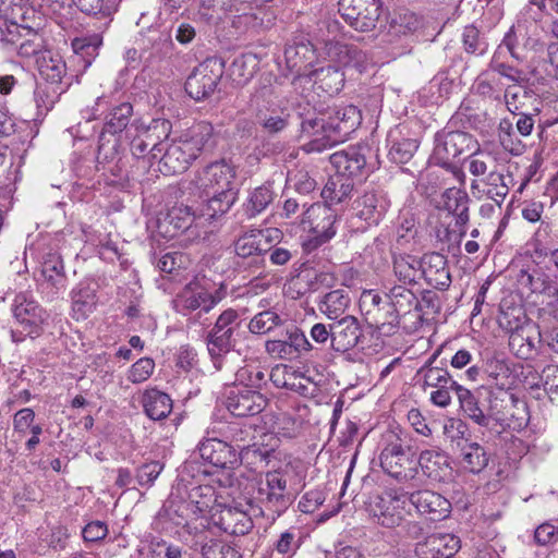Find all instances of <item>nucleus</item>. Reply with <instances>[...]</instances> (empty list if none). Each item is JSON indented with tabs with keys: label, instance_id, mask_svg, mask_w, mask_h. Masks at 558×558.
<instances>
[{
	"label": "nucleus",
	"instance_id": "72a5a7b5",
	"mask_svg": "<svg viewBox=\"0 0 558 558\" xmlns=\"http://www.w3.org/2000/svg\"><path fill=\"white\" fill-rule=\"evenodd\" d=\"M40 76L51 85H59L66 73L65 62L49 51L41 53L36 60Z\"/></svg>",
	"mask_w": 558,
	"mask_h": 558
},
{
	"label": "nucleus",
	"instance_id": "680f3d73",
	"mask_svg": "<svg viewBox=\"0 0 558 558\" xmlns=\"http://www.w3.org/2000/svg\"><path fill=\"white\" fill-rule=\"evenodd\" d=\"M513 123L509 119H502L498 125V137L501 145L513 155H520L522 146L513 142Z\"/></svg>",
	"mask_w": 558,
	"mask_h": 558
},
{
	"label": "nucleus",
	"instance_id": "5701e85b",
	"mask_svg": "<svg viewBox=\"0 0 558 558\" xmlns=\"http://www.w3.org/2000/svg\"><path fill=\"white\" fill-rule=\"evenodd\" d=\"M181 302L184 310L191 312L196 311L194 319L199 320L202 325L207 320L202 319L203 315L214 308L217 303L211 294L199 288L197 284H189L185 288L181 295Z\"/></svg>",
	"mask_w": 558,
	"mask_h": 558
},
{
	"label": "nucleus",
	"instance_id": "774afa93",
	"mask_svg": "<svg viewBox=\"0 0 558 558\" xmlns=\"http://www.w3.org/2000/svg\"><path fill=\"white\" fill-rule=\"evenodd\" d=\"M328 56L337 62L347 65L356 57L357 50L340 43L327 44Z\"/></svg>",
	"mask_w": 558,
	"mask_h": 558
},
{
	"label": "nucleus",
	"instance_id": "09e8293b",
	"mask_svg": "<svg viewBox=\"0 0 558 558\" xmlns=\"http://www.w3.org/2000/svg\"><path fill=\"white\" fill-rule=\"evenodd\" d=\"M41 275L57 290L65 287L63 262L58 255H49L43 263Z\"/></svg>",
	"mask_w": 558,
	"mask_h": 558
},
{
	"label": "nucleus",
	"instance_id": "393cba45",
	"mask_svg": "<svg viewBox=\"0 0 558 558\" xmlns=\"http://www.w3.org/2000/svg\"><path fill=\"white\" fill-rule=\"evenodd\" d=\"M330 163L336 169V174L353 179L359 175L366 165L365 156L357 147L336 151L330 156Z\"/></svg>",
	"mask_w": 558,
	"mask_h": 558
},
{
	"label": "nucleus",
	"instance_id": "0e129e2a",
	"mask_svg": "<svg viewBox=\"0 0 558 558\" xmlns=\"http://www.w3.org/2000/svg\"><path fill=\"white\" fill-rule=\"evenodd\" d=\"M102 44V37L99 34H93L89 36H84L80 38H75L72 41V47L75 53H80L82 56H94L97 49Z\"/></svg>",
	"mask_w": 558,
	"mask_h": 558
},
{
	"label": "nucleus",
	"instance_id": "a211bd4d",
	"mask_svg": "<svg viewBox=\"0 0 558 558\" xmlns=\"http://www.w3.org/2000/svg\"><path fill=\"white\" fill-rule=\"evenodd\" d=\"M422 278L438 290H447L451 283V276L447 258L440 253L425 254L422 258Z\"/></svg>",
	"mask_w": 558,
	"mask_h": 558
},
{
	"label": "nucleus",
	"instance_id": "49530a36",
	"mask_svg": "<svg viewBox=\"0 0 558 558\" xmlns=\"http://www.w3.org/2000/svg\"><path fill=\"white\" fill-rule=\"evenodd\" d=\"M283 324L281 316L272 311L266 310L254 315L247 328L254 335H266Z\"/></svg>",
	"mask_w": 558,
	"mask_h": 558
},
{
	"label": "nucleus",
	"instance_id": "473e14b6",
	"mask_svg": "<svg viewBox=\"0 0 558 558\" xmlns=\"http://www.w3.org/2000/svg\"><path fill=\"white\" fill-rule=\"evenodd\" d=\"M438 353H434L428 361L422 366L417 376L423 380L424 388H452L456 386V380L449 374L447 368L433 365L437 359Z\"/></svg>",
	"mask_w": 558,
	"mask_h": 558
},
{
	"label": "nucleus",
	"instance_id": "ea45409f",
	"mask_svg": "<svg viewBox=\"0 0 558 558\" xmlns=\"http://www.w3.org/2000/svg\"><path fill=\"white\" fill-rule=\"evenodd\" d=\"M519 281L521 284L529 287L532 292L545 293L549 296L556 298L558 301V289L544 272L538 270H534L533 272L522 270Z\"/></svg>",
	"mask_w": 558,
	"mask_h": 558
},
{
	"label": "nucleus",
	"instance_id": "dca6fc26",
	"mask_svg": "<svg viewBox=\"0 0 558 558\" xmlns=\"http://www.w3.org/2000/svg\"><path fill=\"white\" fill-rule=\"evenodd\" d=\"M409 501L420 514L427 517L432 521L444 520L451 512L450 501L440 494L429 489L410 494Z\"/></svg>",
	"mask_w": 558,
	"mask_h": 558
},
{
	"label": "nucleus",
	"instance_id": "2f4dec72",
	"mask_svg": "<svg viewBox=\"0 0 558 558\" xmlns=\"http://www.w3.org/2000/svg\"><path fill=\"white\" fill-rule=\"evenodd\" d=\"M234 171L230 165L225 161L214 162L205 170L204 190L233 191L232 183Z\"/></svg>",
	"mask_w": 558,
	"mask_h": 558
},
{
	"label": "nucleus",
	"instance_id": "423d86ee",
	"mask_svg": "<svg viewBox=\"0 0 558 558\" xmlns=\"http://www.w3.org/2000/svg\"><path fill=\"white\" fill-rule=\"evenodd\" d=\"M12 312L16 325L12 330L14 341H22L25 337H38L49 318L48 313L36 301L23 293L15 296Z\"/></svg>",
	"mask_w": 558,
	"mask_h": 558
},
{
	"label": "nucleus",
	"instance_id": "a18cd8bd",
	"mask_svg": "<svg viewBox=\"0 0 558 558\" xmlns=\"http://www.w3.org/2000/svg\"><path fill=\"white\" fill-rule=\"evenodd\" d=\"M389 304L400 314L407 315L417 306V298L404 286H395L387 294Z\"/></svg>",
	"mask_w": 558,
	"mask_h": 558
},
{
	"label": "nucleus",
	"instance_id": "69168bd1",
	"mask_svg": "<svg viewBox=\"0 0 558 558\" xmlns=\"http://www.w3.org/2000/svg\"><path fill=\"white\" fill-rule=\"evenodd\" d=\"M541 379L551 402L558 403V365L546 366L542 372Z\"/></svg>",
	"mask_w": 558,
	"mask_h": 558
},
{
	"label": "nucleus",
	"instance_id": "6e6d98bb",
	"mask_svg": "<svg viewBox=\"0 0 558 558\" xmlns=\"http://www.w3.org/2000/svg\"><path fill=\"white\" fill-rule=\"evenodd\" d=\"M226 438L229 440L228 445L233 447L234 453L243 452L248 450L251 446V428L242 427L239 424H230L226 430Z\"/></svg>",
	"mask_w": 558,
	"mask_h": 558
},
{
	"label": "nucleus",
	"instance_id": "c756f323",
	"mask_svg": "<svg viewBox=\"0 0 558 558\" xmlns=\"http://www.w3.org/2000/svg\"><path fill=\"white\" fill-rule=\"evenodd\" d=\"M389 157L393 162L405 163L408 162L416 151L418 144L414 138L405 137L403 129L396 128L388 134Z\"/></svg>",
	"mask_w": 558,
	"mask_h": 558
},
{
	"label": "nucleus",
	"instance_id": "4d7b16f0",
	"mask_svg": "<svg viewBox=\"0 0 558 558\" xmlns=\"http://www.w3.org/2000/svg\"><path fill=\"white\" fill-rule=\"evenodd\" d=\"M306 276L307 287L311 288L312 292H316L322 289L332 288L337 282V277L329 270H304Z\"/></svg>",
	"mask_w": 558,
	"mask_h": 558
},
{
	"label": "nucleus",
	"instance_id": "9b49d317",
	"mask_svg": "<svg viewBox=\"0 0 558 558\" xmlns=\"http://www.w3.org/2000/svg\"><path fill=\"white\" fill-rule=\"evenodd\" d=\"M475 145L474 137L466 132H444L436 136L433 157L438 165L449 168L456 158L471 150Z\"/></svg>",
	"mask_w": 558,
	"mask_h": 558
},
{
	"label": "nucleus",
	"instance_id": "3c124183",
	"mask_svg": "<svg viewBox=\"0 0 558 558\" xmlns=\"http://www.w3.org/2000/svg\"><path fill=\"white\" fill-rule=\"evenodd\" d=\"M82 13L94 16L110 17L117 10L112 0H71Z\"/></svg>",
	"mask_w": 558,
	"mask_h": 558
},
{
	"label": "nucleus",
	"instance_id": "7c9ffc66",
	"mask_svg": "<svg viewBox=\"0 0 558 558\" xmlns=\"http://www.w3.org/2000/svg\"><path fill=\"white\" fill-rule=\"evenodd\" d=\"M354 189L353 179L341 175H331L322 191V197L329 207L341 204L351 197Z\"/></svg>",
	"mask_w": 558,
	"mask_h": 558
},
{
	"label": "nucleus",
	"instance_id": "1a4fd4ad",
	"mask_svg": "<svg viewBox=\"0 0 558 558\" xmlns=\"http://www.w3.org/2000/svg\"><path fill=\"white\" fill-rule=\"evenodd\" d=\"M223 76V62L219 59H207L187 76L185 92L194 100L209 97Z\"/></svg>",
	"mask_w": 558,
	"mask_h": 558
},
{
	"label": "nucleus",
	"instance_id": "13d9d810",
	"mask_svg": "<svg viewBox=\"0 0 558 558\" xmlns=\"http://www.w3.org/2000/svg\"><path fill=\"white\" fill-rule=\"evenodd\" d=\"M203 558H242L241 554L229 544L210 541L202 546Z\"/></svg>",
	"mask_w": 558,
	"mask_h": 558
},
{
	"label": "nucleus",
	"instance_id": "0eeeda50",
	"mask_svg": "<svg viewBox=\"0 0 558 558\" xmlns=\"http://www.w3.org/2000/svg\"><path fill=\"white\" fill-rule=\"evenodd\" d=\"M313 349L305 333L294 325L286 326L278 338L267 340L265 343L268 354L288 361L306 356Z\"/></svg>",
	"mask_w": 558,
	"mask_h": 558
},
{
	"label": "nucleus",
	"instance_id": "a19ab883",
	"mask_svg": "<svg viewBox=\"0 0 558 558\" xmlns=\"http://www.w3.org/2000/svg\"><path fill=\"white\" fill-rule=\"evenodd\" d=\"M506 409L507 415L497 417L496 420L505 421L507 425L513 429H522L527 425L530 415L527 407L523 401L510 395Z\"/></svg>",
	"mask_w": 558,
	"mask_h": 558
},
{
	"label": "nucleus",
	"instance_id": "c85d7f7f",
	"mask_svg": "<svg viewBox=\"0 0 558 558\" xmlns=\"http://www.w3.org/2000/svg\"><path fill=\"white\" fill-rule=\"evenodd\" d=\"M416 462L417 468L421 466L423 473L433 481H444L450 470L447 456L434 449L422 451Z\"/></svg>",
	"mask_w": 558,
	"mask_h": 558
},
{
	"label": "nucleus",
	"instance_id": "603ef678",
	"mask_svg": "<svg viewBox=\"0 0 558 558\" xmlns=\"http://www.w3.org/2000/svg\"><path fill=\"white\" fill-rule=\"evenodd\" d=\"M464 50L474 56H483L488 49V43L474 25H468L462 33Z\"/></svg>",
	"mask_w": 558,
	"mask_h": 558
},
{
	"label": "nucleus",
	"instance_id": "37998d69",
	"mask_svg": "<svg viewBox=\"0 0 558 558\" xmlns=\"http://www.w3.org/2000/svg\"><path fill=\"white\" fill-rule=\"evenodd\" d=\"M462 464L472 473H480L488 463L485 449L477 442H466L461 449Z\"/></svg>",
	"mask_w": 558,
	"mask_h": 558
},
{
	"label": "nucleus",
	"instance_id": "f257e3e1",
	"mask_svg": "<svg viewBox=\"0 0 558 558\" xmlns=\"http://www.w3.org/2000/svg\"><path fill=\"white\" fill-rule=\"evenodd\" d=\"M177 194V244L187 247L208 231L205 223L227 213L235 201L234 191L202 190L193 181H182Z\"/></svg>",
	"mask_w": 558,
	"mask_h": 558
},
{
	"label": "nucleus",
	"instance_id": "e2e57ef3",
	"mask_svg": "<svg viewBox=\"0 0 558 558\" xmlns=\"http://www.w3.org/2000/svg\"><path fill=\"white\" fill-rule=\"evenodd\" d=\"M274 428L277 434L291 439L300 433L301 423L292 415L282 413L277 417Z\"/></svg>",
	"mask_w": 558,
	"mask_h": 558
},
{
	"label": "nucleus",
	"instance_id": "cd10ccee",
	"mask_svg": "<svg viewBox=\"0 0 558 558\" xmlns=\"http://www.w3.org/2000/svg\"><path fill=\"white\" fill-rule=\"evenodd\" d=\"M312 83L316 88L328 95L338 94L344 85V74L338 68L328 65L325 68L316 69L308 73Z\"/></svg>",
	"mask_w": 558,
	"mask_h": 558
},
{
	"label": "nucleus",
	"instance_id": "6e6552de",
	"mask_svg": "<svg viewBox=\"0 0 558 558\" xmlns=\"http://www.w3.org/2000/svg\"><path fill=\"white\" fill-rule=\"evenodd\" d=\"M381 0H339L338 12L357 32L373 31L380 17Z\"/></svg>",
	"mask_w": 558,
	"mask_h": 558
},
{
	"label": "nucleus",
	"instance_id": "aec40b11",
	"mask_svg": "<svg viewBox=\"0 0 558 558\" xmlns=\"http://www.w3.org/2000/svg\"><path fill=\"white\" fill-rule=\"evenodd\" d=\"M278 238V229L251 230L242 234L234 244V250L240 257H251L267 253L269 241Z\"/></svg>",
	"mask_w": 558,
	"mask_h": 558
},
{
	"label": "nucleus",
	"instance_id": "6ab92c4d",
	"mask_svg": "<svg viewBox=\"0 0 558 558\" xmlns=\"http://www.w3.org/2000/svg\"><path fill=\"white\" fill-rule=\"evenodd\" d=\"M315 59V50L311 43H294L284 50V60L287 66L296 74L295 81H311L307 66Z\"/></svg>",
	"mask_w": 558,
	"mask_h": 558
},
{
	"label": "nucleus",
	"instance_id": "4c0bfd02",
	"mask_svg": "<svg viewBox=\"0 0 558 558\" xmlns=\"http://www.w3.org/2000/svg\"><path fill=\"white\" fill-rule=\"evenodd\" d=\"M350 302V296L344 290H332L323 296L318 303V308L329 319L337 320L345 313Z\"/></svg>",
	"mask_w": 558,
	"mask_h": 558
},
{
	"label": "nucleus",
	"instance_id": "338daca9",
	"mask_svg": "<svg viewBox=\"0 0 558 558\" xmlns=\"http://www.w3.org/2000/svg\"><path fill=\"white\" fill-rule=\"evenodd\" d=\"M495 159L487 153H474L469 158V171L475 177L484 175L490 171Z\"/></svg>",
	"mask_w": 558,
	"mask_h": 558
},
{
	"label": "nucleus",
	"instance_id": "f8f14e48",
	"mask_svg": "<svg viewBox=\"0 0 558 558\" xmlns=\"http://www.w3.org/2000/svg\"><path fill=\"white\" fill-rule=\"evenodd\" d=\"M177 497L181 499L179 510L183 513L213 514L216 504L214 488L208 485H195L189 488L186 485H177Z\"/></svg>",
	"mask_w": 558,
	"mask_h": 558
},
{
	"label": "nucleus",
	"instance_id": "de8ad7c7",
	"mask_svg": "<svg viewBox=\"0 0 558 558\" xmlns=\"http://www.w3.org/2000/svg\"><path fill=\"white\" fill-rule=\"evenodd\" d=\"M400 314L386 303L379 311H376L369 320L381 333L390 335L396 331L400 323Z\"/></svg>",
	"mask_w": 558,
	"mask_h": 558
},
{
	"label": "nucleus",
	"instance_id": "20e7f679",
	"mask_svg": "<svg viewBox=\"0 0 558 558\" xmlns=\"http://www.w3.org/2000/svg\"><path fill=\"white\" fill-rule=\"evenodd\" d=\"M383 470L399 482H408L417 474L414 451L395 432L384 435V447L379 456Z\"/></svg>",
	"mask_w": 558,
	"mask_h": 558
},
{
	"label": "nucleus",
	"instance_id": "bf43d9fd",
	"mask_svg": "<svg viewBox=\"0 0 558 558\" xmlns=\"http://www.w3.org/2000/svg\"><path fill=\"white\" fill-rule=\"evenodd\" d=\"M26 32L24 38L19 45H17V53L21 57L24 58H31L33 56H37L39 52H41V49L44 47V40L43 37L36 33L31 31L29 28H24Z\"/></svg>",
	"mask_w": 558,
	"mask_h": 558
},
{
	"label": "nucleus",
	"instance_id": "2eb2a0df",
	"mask_svg": "<svg viewBox=\"0 0 558 558\" xmlns=\"http://www.w3.org/2000/svg\"><path fill=\"white\" fill-rule=\"evenodd\" d=\"M210 519L216 526L230 535H245L253 527L251 517L239 507L217 505Z\"/></svg>",
	"mask_w": 558,
	"mask_h": 558
},
{
	"label": "nucleus",
	"instance_id": "f704fd0d",
	"mask_svg": "<svg viewBox=\"0 0 558 558\" xmlns=\"http://www.w3.org/2000/svg\"><path fill=\"white\" fill-rule=\"evenodd\" d=\"M214 128L209 122L201 121L190 128L181 130L179 138L181 142L192 144V156H198L207 146L213 136Z\"/></svg>",
	"mask_w": 558,
	"mask_h": 558
},
{
	"label": "nucleus",
	"instance_id": "f3484780",
	"mask_svg": "<svg viewBox=\"0 0 558 558\" xmlns=\"http://www.w3.org/2000/svg\"><path fill=\"white\" fill-rule=\"evenodd\" d=\"M332 349L337 352H347L353 349L362 337L361 325L356 317L345 315L332 324Z\"/></svg>",
	"mask_w": 558,
	"mask_h": 558
},
{
	"label": "nucleus",
	"instance_id": "58836bf2",
	"mask_svg": "<svg viewBox=\"0 0 558 558\" xmlns=\"http://www.w3.org/2000/svg\"><path fill=\"white\" fill-rule=\"evenodd\" d=\"M258 59L253 53L235 58L231 64V76L238 85H244L253 78L258 69Z\"/></svg>",
	"mask_w": 558,
	"mask_h": 558
},
{
	"label": "nucleus",
	"instance_id": "39448f33",
	"mask_svg": "<svg viewBox=\"0 0 558 558\" xmlns=\"http://www.w3.org/2000/svg\"><path fill=\"white\" fill-rule=\"evenodd\" d=\"M260 514L275 521L293 502V495L289 492L286 476L278 472H267L259 482L255 497Z\"/></svg>",
	"mask_w": 558,
	"mask_h": 558
},
{
	"label": "nucleus",
	"instance_id": "4468645a",
	"mask_svg": "<svg viewBox=\"0 0 558 558\" xmlns=\"http://www.w3.org/2000/svg\"><path fill=\"white\" fill-rule=\"evenodd\" d=\"M336 218L335 210L327 204L315 203L304 213L302 223L308 226L319 243H325L336 234Z\"/></svg>",
	"mask_w": 558,
	"mask_h": 558
},
{
	"label": "nucleus",
	"instance_id": "b1692460",
	"mask_svg": "<svg viewBox=\"0 0 558 558\" xmlns=\"http://www.w3.org/2000/svg\"><path fill=\"white\" fill-rule=\"evenodd\" d=\"M542 335L536 326L526 324L509 336V348L520 359L527 360L536 351V344L541 342Z\"/></svg>",
	"mask_w": 558,
	"mask_h": 558
},
{
	"label": "nucleus",
	"instance_id": "c9c22d12",
	"mask_svg": "<svg viewBox=\"0 0 558 558\" xmlns=\"http://www.w3.org/2000/svg\"><path fill=\"white\" fill-rule=\"evenodd\" d=\"M143 407L151 420H161L172 411V400L169 395L156 389L147 390L143 396Z\"/></svg>",
	"mask_w": 558,
	"mask_h": 558
},
{
	"label": "nucleus",
	"instance_id": "f03ea898",
	"mask_svg": "<svg viewBox=\"0 0 558 558\" xmlns=\"http://www.w3.org/2000/svg\"><path fill=\"white\" fill-rule=\"evenodd\" d=\"M360 110L353 106L335 108L327 116L322 114L302 122V132L312 137L310 150H324L343 142L361 124Z\"/></svg>",
	"mask_w": 558,
	"mask_h": 558
},
{
	"label": "nucleus",
	"instance_id": "412c9836",
	"mask_svg": "<svg viewBox=\"0 0 558 558\" xmlns=\"http://www.w3.org/2000/svg\"><path fill=\"white\" fill-rule=\"evenodd\" d=\"M388 208L386 197L375 191L365 192L353 203L356 217L368 225H377Z\"/></svg>",
	"mask_w": 558,
	"mask_h": 558
},
{
	"label": "nucleus",
	"instance_id": "a878e982",
	"mask_svg": "<svg viewBox=\"0 0 558 558\" xmlns=\"http://www.w3.org/2000/svg\"><path fill=\"white\" fill-rule=\"evenodd\" d=\"M442 197L445 208L454 217L456 226L461 229L460 236H463L465 234L464 227L470 219L468 193L461 189L451 187L445 191Z\"/></svg>",
	"mask_w": 558,
	"mask_h": 558
},
{
	"label": "nucleus",
	"instance_id": "ddd939ff",
	"mask_svg": "<svg viewBox=\"0 0 558 558\" xmlns=\"http://www.w3.org/2000/svg\"><path fill=\"white\" fill-rule=\"evenodd\" d=\"M266 405L267 399L264 395L247 387H232L226 399L227 409L239 417L257 415Z\"/></svg>",
	"mask_w": 558,
	"mask_h": 558
},
{
	"label": "nucleus",
	"instance_id": "864d4df0",
	"mask_svg": "<svg viewBox=\"0 0 558 558\" xmlns=\"http://www.w3.org/2000/svg\"><path fill=\"white\" fill-rule=\"evenodd\" d=\"M132 111V105L129 102H123L113 108L105 124V131L112 134L122 132L129 124Z\"/></svg>",
	"mask_w": 558,
	"mask_h": 558
},
{
	"label": "nucleus",
	"instance_id": "7ed1b4c3",
	"mask_svg": "<svg viewBox=\"0 0 558 558\" xmlns=\"http://www.w3.org/2000/svg\"><path fill=\"white\" fill-rule=\"evenodd\" d=\"M242 322L235 310L223 311L216 320L215 326L207 336V349L211 362L217 371L232 372L233 357L239 359L235 351L238 339L241 335Z\"/></svg>",
	"mask_w": 558,
	"mask_h": 558
},
{
	"label": "nucleus",
	"instance_id": "e433bc0d",
	"mask_svg": "<svg viewBox=\"0 0 558 558\" xmlns=\"http://www.w3.org/2000/svg\"><path fill=\"white\" fill-rule=\"evenodd\" d=\"M393 271L404 284L415 283L422 278V259L408 254L395 256Z\"/></svg>",
	"mask_w": 558,
	"mask_h": 558
},
{
	"label": "nucleus",
	"instance_id": "9d476101",
	"mask_svg": "<svg viewBox=\"0 0 558 558\" xmlns=\"http://www.w3.org/2000/svg\"><path fill=\"white\" fill-rule=\"evenodd\" d=\"M408 500L409 497L396 490L385 492L371 502L369 515L375 523L386 529L398 527L404 521Z\"/></svg>",
	"mask_w": 558,
	"mask_h": 558
},
{
	"label": "nucleus",
	"instance_id": "8fccbe9b",
	"mask_svg": "<svg viewBox=\"0 0 558 558\" xmlns=\"http://www.w3.org/2000/svg\"><path fill=\"white\" fill-rule=\"evenodd\" d=\"M498 325L505 331L512 333L517 329L524 327L525 315L520 306H500V312L497 317Z\"/></svg>",
	"mask_w": 558,
	"mask_h": 558
},
{
	"label": "nucleus",
	"instance_id": "052dcab7",
	"mask_svg": "<svg viewBox=\"0 0 558 558\" xmlns=\"http://www.w3.org/2000/svg\"><path fill=\"white\" fill-rule=\"evenodd\" d=\"M155 368V362L149 357H142L130 368L128 379L133 384H140L147 380Z\"/></svg>",
	"mask_w": 558,
	"mask_h": 558
},
{
	"label": "nucleus",
	"instance_id": "5fc2aeb1",
	"mask_svg": "<svg viewBox=\"0 0 558 558\" xmlns=\"http://www.w3.org/2000/svg\"><path fill=\"white\" fill-rule=\"evenodd\" d=\"M484 372L490 385L501 389L509 385L510 368L504 361L497 359L488 360Z\"/></svg>",
	"mask_w": 558,
	"mask_h": 558
},
{
	"label": "nucleus",
	"instance_id": "4be33fe9",
	"mask_svg": "<svg viewBox=\"0 0 558 558\" xmlns=\"http://www.w3.org/2000/svg\"><path fill=\"white\" fill-rule=\"evenodd\" d=\"M72 313L76 320L86 319L97 304L96 283L81 281L71 292Z\"/></svg>",
	"mask_w": 558,
	"mask_h": 558
},
{
	"label": "nucleus",
	"instance_id": "c03bdc74",
	"mask_svg": "<svg viewBox=\"0 0 558 558\" xmlns=\"http://www.w3.org/2000/svg\"><path fill=\"white\" fill-rule=\"evenodd\" d=\"M485 190L484 193L488 198L493 199L498 209L501 208V205L509 193V183L506 181V178L502 173L490 170L487 177L484 179Z\"/></svg>",
	"mask_w": 558,
	"mask_h": 558
},
{
	"label": "nucleus",
	"instance_id": "bb28decb",
	"mask_svg": "<svg viewBox=\"0 0 558 558\" xmlns=\"http://www.w3.org/2000/svg\"><path fill=\"white\" fill-rule=\"evenodd\" d=\"M198 450L201 457L215 466L226 468L236 461L238 453H234L233 447L229 446L227 441L215 438L207 439L201 444Z\"/></svg>",
	"mask_w": 558,
	"mask_h": 558
},
{
	"label": "nucleus",
	"instance_id": "79ce46f5",
	"mask_svg": "<svg viewBox=\"0 0 558 558\" xmlns=\"http://www.w3.org/2000/svg\"><path fill=\"white\" fill-rule=\"evenodd\" d=\"M275 192L270 184H263L254 189L245 204V211L250 217H255L264 211L274 201Z\"/></svg>",
	"mask_w": 558,
	"mask_h": 558
}]
</instances>
